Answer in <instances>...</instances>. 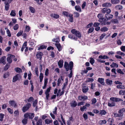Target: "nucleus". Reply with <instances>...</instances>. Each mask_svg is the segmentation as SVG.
<instances>
[{"mask_svg": "<svg viewBox=\"0 0 125 125\" xmlns=\"http://www.w3.org/2000/svg\"><path fill=\"white\" fill-rule=\"evenodd\" d=\"M71 32L73 34L75 35L76 37L80 39L82 35L80 32L76 30L75 29H72L71 31Z\"/></svg>", "mask_w": 125, "mask_h": 125, "instance_id": "1", "label": "nucleus"}, {"mask_svg": "<svg viewBox=\"0 0 125 125\" xmlns=\"http://www.w3.org/2000/svg\"><path fill=\"white\" fill-rule=\"evenodd\" d=\"M97 17L99 19L98 21L101 23L103 22H104L106 21V19L103 17V15L102 14H98L97 15Z\"/></svg>", "mask_w": 125, "mask_h": 125, "instance_id": "2", "label": "nucleus"}, {"mask_svg": "<svg viewBox=\"0 0 125 125\" xmlns=\"http://www.w3.org/2000/svg\"><path fill=\"white\" fill-rule=\"evenodd\" d=\"M31 106V104L30 103H28L27 104L26 106L23 107L22 108V111L23 112H25L27 111L28 109L30 108Z\"/></svg>", "mask_w": 125, "mask_h": 125, "instance_id": "3", "label": "nucleus"}, {"mask_svg": "<svg viewBox=\"0 0 125 125\" xmlns=\"http://www.w3.org/2000/svg\"><path fill=\"white\" fill-rule=\"evenodd\" d=\"M73 64V62L70 61L69 63V64H68V62H65L64 63V66L66 69V70L67 71H69V70L70 69V63L71 62Z\"/></svg>", "mask_w": 125, "mask_h": 125, "instance_id": "4", "label": "nucleus"}, {"mask_svg": "<svg viewBox=\"0 0 125 125\" xmlns=\"http://www.w3.org/2000/svg\"><path fill=\"white\" fill-rule=\"evenodd\" d=\"M15 57L14 55L10 54L9 56L7 57V61L9 63H11L12 62V58H14Z\"/></svg>", "mask_w": 125, "mask_h": 125, "instance_id": "5", "label": "nucleus"}, {"mask_svg": "<svg viewBox=\"0 0 125 125\" xmlns=\"http://www.w3.org/2000/svg\"><path fill=\"white\" fill-rule=\"evenodd\" d=\"M9 103L11 106H13L14 108H17V106L16 103L14 100H10L9 102Z\"/></svg>", "mask_w": 125, "mask_h": 125, "instance_id": "6", "label": "nucleus"}, {"mask_svg": "<svg viewBox=\"0 0 125 125\" xmlns=\"http://www.w3.org/2000/svg\"><path fill=\"white\" fill-rule=\"evenodd\" d=\"M19 77L20 78L21 77V76L19 74L16 75L13 78L12 81V82H16L19 79Z\"/></svg>", "mask_w": 125, "mask_h": 125, "instance_id": "7", "label": "nucleus"}, {"mask_svg": "<svg viewBox=\"0 0 125 125\" xmlns=\"http://www.w3.org/2000/svg\"><path fill=\"white\" fill-rule=\"evenodd\" d=\"M43 55V53L40 52H38L36 54V56L37 59H39L40 60H41L42 57Z\"/></svg>", "mask_w": 125, "mask_h": 125, "instance_id": "8", "label": "nucleus"}, {"mask_svg": "<svg viewBox=\"0 0 125 125\" xmlns=\"http://www.w3.org/2000/svg\"><path fill=\"white\" fill-rule=\"evenodd\" d=\"M110 100L116 102H117L120 101H123V100L119 98H118L114 97H112L110 98Z\"/></svg>", "mask_w": 125, "mask_h": 125, "instance_id": "9", "label": "nucleus"}, {"mask_svg": "<svg viewBox=\"0 0 125 125\" xmlns=\"http://www.w3.org/2000/svg\"><path fill=\"white\" fill-rule=\"evenodd\" d=\"M70 69H69L70 70V73L69 75V78H71L72 76L73 71L72 69L73 67V63L72 64V62H71L70 63Z\"/></svg>", "mask_w": 125, "mask_h": 125, "instance_id": "10", "label": "nucleus"}, {"mask_svg": "<svg viewBox=\"0 0 125 125\" xmlns=\"http://www.w3.org/2000/svg\"><path fill=\"white\" fill-rule=\"evenodd\" d=\"M78 99L80 101H84L88 99V97L87 96L84 95L83 96H79L78 97Z\"/></svg>", "mask_w": 125, "mask_h": 125, "instance_id": "11", "label": "nucleus"}, {"mask_svg": "<svg viewBox=\"0 0 125 125\" xmlns=\"http://www.w3.org/2000/svg\"><path fill=\"white\" fill-rule=\"evenodd\" d=\"M113 16V15L110 14H106L105 15V17L106 18V21L112 18Z\"/></svg>", "mask_w": 125, "mask_h": 125, "instance_id": "12", "label": "nucleus"}, {"mask_svg": "<svg viewBox=\"0 0 125 125\" xmlns=\"http://www.w3.org/2000/svg\"><path fill=\"white\" fill-rule=\"evenodd\" d=\"M55 45L59 51H60L62 50V46L60 44L59 42L58 43H55Z\"/></svg>", "mask_w": 125, "mask_h": 125, "instance_id": "13", "label": "nucleus"}, {"mask_svg": "<svg viewBox=\"0 0 125 125\" xmlns=\"http://www.w3.org/2000/svg\"><path fill=\"white\" fill-rule=\"evenodd\" d=\"M6 59V57L5 56H3L1 57L0 59L1 63H3L4 65L6 63L5 62Z\"/></svg>", "mask_w": 125, "mask_h": 125, "instance_id": "14", "label": "nucleus"}, {"mask_svg": "<svg viewBox=\"0 0 125 125\" xmlns=\"http://www.w3.org/2000/svg\"><path fill=\"white\" fill-rule=\"evenodd\" d=\"M50 16L52 18H54L57 19L59 18V15L56 14L52 13L50 14Z\"/></svg>", "mask_w": 125, "mask_h": 125, "instance_id": "15", "label": "nucleus"}, {"mask_svg": "<svg viewBox=\"0 0 125 125\" xmlns=\"http://www.w3.org/2000/svg\"><path fill=\"white\" fill-rule=\"evenodd\" d=\"M63 60H59L58 62V65L60 68H62L63 66Z\"/></svg>", "mask_w": 125, "mask_h": 125, "instance_id": "16", "label": "nucleus"}, {"mask_svg": "<svg viewBox=\"0 0 125 125\" xmlns=\"http://www.w3.org/2000/svg\"><path fill=\"white\" fill-rule=\"evenodd\" d=\"M70 104L72 107H75L77 106V102L76 101L74 100Z\"/></svg>", "mask_w": 125, "mask_h": 125, "instance_id": "17", "label": "nucleus"}, {"mask_svg": "<svg viewBox=\"0 0 125 125\" xmlns=\"http://www.w3.org/2000/svg\"><path fill=\"white\" fill-rule=\"evenodd\" d=\"M68 37L71 39L75 41H77L78 38L77 37L72 34H69L68 35Z\"/></svg>", "mask_w": 125, "mask_h": 125, "instance_id": "18", "label": "nucleus"}, {"mask_svg": "<svg viewBox=\"0 0 125 125\" xmlns=\"http://www.w3.org/2000/svg\"><path fill=\"white\" fill-rule=\"evenodd\" d=\"M104 79L102 78H99L98 80V82L103 85H104Z\"/></svg>", "mask_w": 125, "mask_h": 125, "instance_id": "19", "label": "nucleus"}, {"mask_svg": "<svg viewBox=\"0 0 125 125\" xmlns=\"http://www.w3.org/2000/svg\"><path fill=\"white\" fill-rule=\"evenodd\" d=\"M4 3L5 4V9L6 10L8 11V10L10 7L9 4L7 2V1H5L4 2Z\"/></svg>", "mask_w": 125, "mask_h": 125, "instance_id": "20", "label": "nucleus"}, {"mask_svg": "<svg viewBox=\"0 0 125 125\" xmlns=\"http://www.w3.org/2000/svg\"><path fill=\"white\" fill-rule=\"evenodd\" d=\"M108 105L109 107L114 106L115 105V102L114 101H111L108 102Z\"/></svg>", "mask_w": 125, "mask_h": 125, "instance_id": "21", "label": "nucleus"}, {"mask_svg": "<svg viewBox=\"0 0 125 125\" xmlns=\"http://www.w3.org/2000/svg\"><path fill=\"white\" fill-rule=\"evenodd\" d=\"M62 14L67 17H69L70 15L71 14L70 13L65 11H63L62 12Z\"/></svg>", "mask_w": 125, "mask_h": 125, "instance_id": "22", "label": "nucleus"}, {"mask_svg": "<svg viewBox=\"0 0 125 125\" xmlns=\"http://www.w3.org/2000/svg\"><path fill=\"white\" fill-rule=\"evenodd\" d=\"M106 83L108 85H111L113 83V81L112 80H110L109 79L106 80Z\"/></svg>", "mask_w": 125, "mask_h": 125, "instance_id": "23", "label": "nucleus"}, {"mask_svg": "<svg viewBox=\"0 0 125 125\" xmlns=\"http://www.w3.org/2000/svg\"><path fill=\"white\" fill-rule=\"evenodd\" d=\"M89 90V88L88 87L84 86L82 89V91L84 93H85Z\"/></svg>", "mask_w": 125, "mask_h": 125, "instance_id": "24", "label": "nucleus"}, {"mask_svg": "<svg viewBox=\"0 0 125 125\" xmlns=\"http://www.w3.org/2000/svg\"><path fill=\"white\" fill-rule=\"evenodd\" d=\"M52 121H53L51 118L49 120L48 119H46L45 120V123L47 124H49L50 123H52Z\"/></svg>", "mask_w": 125, "mask_h": 125, "instance_id": "25", "label": "nucleus"}, {"mask_svg": "<svg viewBox=\"0 0 125 125\" xmlns=\"http://www.w3.org/2000/svg\"><path fill=\"white\" fill-rule=\"evenodd\" d=\"M73 15L72 14H71L69 17V19L68 20V21H69L71 22H73Z\"/></svg>", "mask_w": 125, "mask_h": 125, "instance_id": "26", "label": "nucleus"}, {"mask_svg": "<svg viewBox=\"0 0 125 125\" xmlns=\"http://www.w3.org/2000/svg\"><path fill=\"white\" fill-rule=\"evenodd\" d=\"M47 47V46H45L44 45H40L39 47L38 48V50H40L43 49H46Z\"/></svg>", "mask_w": 125, "mask_h": 125, "instance_id": "27", "label": "nucleus"}, {"mask_svg": "<svg viewBox=\"0 0 125 125\" xmlns=\"http://www.w3.org/2000/svg\"><path fill=\"white\" fill-rule=\"evenodd\" d=\"M14 70L17 73H21L22 72V71L21 69L19 67L15 68Z\"/></svg>", "mask_w": 125, "mask_h": 125, "instance_id": "28", "label": "nucleus"}, {"mask_svg": "<svg viewBox=\"0 0 125 125\" xmlns=\"http://www.w3.org/2000/svg\"><path fill=\"white\" fill-rule=\"evenodd\" d=\"M112 5V4L110 3L106 2L103 4L102 6L103 7H111Z\"/></svg>", "mask_w": 125, "mask_h": 125, "instance_id": "29", "label": "nucleus"}, {"mask_svg": "<svg viewBox=\"0 0 125 125\" xmlns=\"http://www.w3.org/2000/svg\"><path fill=\"white\" fill-rule=\"evenodd\" d=\"M75 10L78 11H79V12L81 11V7L79 6L76 5L75 7Z\"/></svg>", "mask_w": 125, "mask_h": 125, "instance_id": "30", "label": "nucleus"}, {"mask_svg": "<svg viewBox=\"0 0 125 125\" xmlns=\"http://www.w3.org/2000/svg\"><path fill=\"white\" fill-rule=\"evenodd\" d=\"M115 9L117 10H121L123 8L122 6L120 5H117L115 7Z\"/></svg>", "mask_w": 125, "mask_h": 125, "instance_id": "31", "label": "nucleus"}, {"mask_svg": "<svg viewBox=\"0 0 125 125\" xmlns=\"http://www.w3.org/2000/svg\"><path fill=\"white\" fill-rule=\"evenodd\" d=\"M36 125H42V120L41 119H39L37 121Z\"/></svg>", "mask_w": 125, "mask_h": 125, "instance_id": "32", "label": "nucleus"}, {"mask_svg": "<svg viewBox=\"0 0 125 125\" xmlns=\"http://www.w3.org/2000/svg\"><path fill=\"white\" fill-rule=\"evenodd\" d=\"M28 118L29 119H32L34 116V114L33 113H29Z\"/></svg>", "mask_w": 125, "mask_h": 125, "instance_id": "33", "label": "nucleus"}, {"mask_svg": "<svg viewBox=\"0 0 125 125\" xmlns=\"http://www.w3.org/2000/svg\"><path fill=\"white\" fill-rule=\"evenodd\" d=\"M125 112V109L124 108H123L120 109L118 111V113L119 114H121V116L123 115V113L124 112Z\"/></svg>", "mask_w": 125, "mask_h": 125, "instance_id": "34", "label": "nucleus"}, {"mask_svg": "<svg viewBox=\"0 0 125 125\" xmlns=\"http://www.w3.org/2000/svg\"><path fill=\"white\" fill-rule=\"evenodd\" d=\"M119 0H111V2L113 4H116L119 3Z\"/></svg>", "mask_w": 125, "mask_h": 125, "instance_id": "35", "label": "nucleus"}, {"mask_svg": "<svg viewBox=\"0 0 125 125\" xmlns=\"http://www.w3.org/2000/svg\"><path fill=\"white\" fill-rule=\"evenodd\" d=\"M110 66L112 68H114L115 67L118 68V64L114 62L112 63V64Z\"/></svg>", "mask_w": 125, "mask_h": 125, "instance_id": "36", "label": "nucleus"}, {"mask_svg": "<svg viewBox=\"0 0 125 125\" xmlns=\"http://www.w3.org/2000/svg\"><path fill=\"white\" fill-rule=\"evenodd\" d=\"M28 121V118H24L22 119V123L23 125H25L27 123Z\"/></svg>", "mask_w": 125, "mask_h": 125, "instance_id": "37", "label": "nucleus"}, {"mask_svg": "<svg viewBox=\"0 0 125 125\" xmlns=\"http://www.w3.org/2000/svg\"><path fill=\"white\" fill-rule=\"evenodd\" d=\"M108 30L107 28L106 27H104L103 28H101L100 30L102 32H105Z\"/></svg>", "mask_w": 125, "mask_h": 125, "instance_id": "38", "label": "nucleus"}, {"mask_svg": "<svg viewBox=\"0 0 125 125\" xmlns=\"http://www.w3.org/2000/svg\"><path fill=\"white\" fill-rule=\"evenodd\" d=\"M10 15L12 16H15L16 15V11L15 10H12L11 11Z\"/></svg>", "mask_w": 125, "mask_h": 125, "instance_id": "39", "label": "nucleus"}, {"mask_svg": "<svg viewBox=\"0 0 125 125\" xmlns=\"http://www.w3.org/2000/svg\"><path fill=\"white\" fill-rule=\"evenodd\" d=\"M43 78V74L41 73H40V75L39 76V78L40 80V82H42V81Z\"/></svg>", "mask_w": 125, "mask_h": 125, "instance_id": "40", "label": "nucleus"}, {"mask_svg": "<svg viewBox=\"0 0 125 125\" xmlns=\"http://www.w3.org/2000/svg\"><path fill=\"white\" fill-rule=\"evenodd\" d=\"M100 113L99 114L101 115H105L106 114V112L104 110H100Z\"/></svg>", "mask_w": 125, "mask_h": 125, "instance_id": "41", "label": "nucleus"}, {"mask_svg": "<svg viewBox=\"0 0 125 125\" xmlns=\"http://www.w3.org/2000/svg\"><path fill=\"white\" fill-rule=\"evenodd\" d=\"M38 102V100L37 99H35L34 101L33 102V107H35V106H37V104Z\"/></svg>", "mask_w": 125, "mask_h": 125, "instance_id": "42", "label": "nucleus"}, {"mask_svg": "<svg viewBox=\"0 0 125 125\" xmlns=\"http://www.w3.org/2000/svg\"><path fill=\"white\" fill-rule=\"evenodd\" d=\"M94 30V28L93 27L90 28L88 29V30L87 32L88 34H89L93 32Z\"/></svg>", "mask_w": 125, "mask_h": 125, "instance_id": "43", "label": "nucleus"}, {"mask_svg": "<svg viewBox=\"0 0 125 125\" xmlns=\"http://www.w3.org/2000/svg\"><path fill=\"white\" fill-rule=\"evenodd\" d=\"M4 115V114L2 113H0V121H3Z\"/></svg>", "mask_w": 125, "mask_h": 125, "instance_id": "44", "label": "nucleus"}, {"mask_svg": "<svg viewBox=\"0 0 125 125\" xmlns=\"http://www.w3.org/2000/svg\"><path fill=\"white\" fill-rule=\"evenodd\" d=\"M94 79L92 78H88L86 81V82H93L94 81Z\"/></svg>", "mask_w": 125, "mask_h": 125, "instance_id": "45", "label": "nucleus"}, {"mask_svg": "<svg viewBox=\"0 0 125 125\" xmlns=\"http://www.w3.org/2000/svg\"><path fill=\"white\" fill-rule=\"evenodd\" d=\"M29 9L31 12L34 13L35 12V9L32 7L30 6L29 8Z\"/></svg>", "mask_w": 125, "mask_h": 125, "instance_id": "46", "label": "nucleus"}, {"mask_svg": "<svg viewBox=\"0 0 125 125\" xmlns=\"http://www.w3.org/2000/svg\"><path fill=\"white\" fill-rule=\"evenodd\" d=\"M10 65L8 64V63H7L4 67V71H7L9 68Z\"/></svg>", "mask_w": 125, "mask_h": 125, "instance_id": "47", "label": "nucleus"}, {"mask_svg": "<svg viewBox=\"0 0 125 125\" xmlns=\"http://www.w3.org/2000/svg\"><path fill=\"white\" fill-rule=\"evenodd\" d=\"M89 62L92 65H93L95 61L94 59L92 58H90Z\"/></svg>", "mask_w": 125, "mask_h": 125, "instance_id": "48", "label": "nucleus"}, {"mask_svg": "<svg viewBox=\"0 0 125 125\" xmlns=\"http://www.w3.org/2000/svg\"><path fill=\"white\" fill-rule=\"evenodd\" d=\"M23 33V31L20 30V31H19L17 34L16 35L17 37H19V36L21 35Z\"/></svg>", "mask_w": 125, "mask_h": 125, "instance_id": "49", "label": "nucleus"}, {"mask_svg": "<svg viewBox=\"0 0 125 125\" xmlns=\"http://www.w3.org/2000/svg\"><path fill=\"white\" fill-rule=\"evenodd\" d=\"M117 72L118 73H120V74H122L123 75L125 74L124 73L121 71V69H117Z\"/></svg>", "mask_w": 125, "mask_h": 125, "instance_id": "50", "label": "nucleus"}, {"mask_svg": "<svg viewBox=\"0 0 125 125\" xmlns=\"http://www.w3.org/2000/svg\"><path fill=\"white\" fill-rule=\"evenodd\" d=\"M7 110L9 113L11 114H12L13 113V110L12 109H11L10 108H8Z\"/></svg>", "mask_w": 125, "mask_h": 125, "instance_id": "51", "label": "nucleus"}, {"mask_svg": "<svg viewBox=\"0 0 125 125\" xmlns=\"http://www.w3.org/2000/svg\"><path fill=\"white\" fill-rule=\"evenodd\" d=\"M9 75V72L5 73L3 77L4 78H5L8 77Z\"/></svg>", "mask_w": 125, "mask_h": 125, "instance_id": "52", "label": "nucleus"}, {"mask_svg": "<svg viewBox=\"0 0 125 125\" xmlns=\"http://www.w3.org/2000/svg\"><path fill=\"white\" fill-rule=\"evenodd\" d=\"M34 99L32 97H30L29 99L27 100V101L28 102H30L33 101L34 100Z\"/></svg>", "mask_w": 125, "mask_h": 125, "instance_id": "53", "label": "nucleus"}, {"mask_svg": "<svg viewBox=\"0 0 125 125\" xmlns=\"http://www.w3.org/2000/svg\"><path fill=\"white\" fill-rule=\"evenodd\" d=\"M7 33V36L9 37H10L11 36V34L10 31L9 29H7L6 31Z\"/></svg>", "mask_w": 125, "mask_h": 125, "instance_id": "54", "label": "nucleus"}, {"mask_svg": "<svg viewBox=\"0 0 125 125\" xmlns=\"http://www.w3.org/2000/svg\"><path fill=\"white\" fill-rule=\"evenodd\" d=\"M14 114L15 116H18L19 114V111L18 110H16L14 111Z\"/></svg>", "mask_w": 125, "mask_h": 125, "instance_id": "55", "label": "nucleus"}, {"mask_svg": "<svg viewBox=\"0 0 125 125\" xmlns=\"http://www.w3.org/2000/svg\"><path fill=\"white\" fill-rule=\"evenodd\" d=\"M68 79L67 80V81L64 84V85L63 87L62 88V90H64L65 88L66 87V86L67 85L68 83Z\"/></svg>", "mask_w": 125, "mask_h": 125, "instance_id": "56", "label": "nucleus"}, {"mask_svg": "<svg viewBox=\"0 0 125 125\" xmlns=\"http://www.w3.org/2000/svg\"><path fill=\"white\" fill-rule=\"evenodd\" d=\"M26 30L27 32H29L30 30V27L28 25H26L25 26Z\"/></svg>", "mask_w": 125, "mask_h": 125, "instance_id": "57", "label": "nucleus"}, {"mask_svg": "<svg viewBox=\"0 0 125 125\" xmlns=\"http://www.w3.org/2000/svg\"><path fill=\"white\" fill-rule=\"evenodd\" d=\"M19 28V25L17 24H16L13 27V29L14 30H17Z\"/></svg>", "mask_w": 125, "mask_h": 125, "instance_id": "58", "label": "nucleus"}, {"mask_svg": "<svg viewBox=\"0 0 125 125\" xmlns=\"http://www.w3.org/2000/svg\"><path fill=\"white\" fill-rule=\"evenodd\" d=\"M74 17L75 18H78L80 16L79 14L77 12H74Z\"/></svg>", "mask_w": 125, "mask_h": 125, "instance_id": "59", "label": "nucleus"}, {"mask_svg": "<svg viewBox=\"0 0 125 125\" xmlns=\"http://www.w3.org/2000/svg\"><path fill=\"white\" fill-rule=\"evenodd\" d=\"M105 35L106 34L105 33H104L102 34L100 36V40H102Z\"/></svg>", "mask_w": 125, "mask_h": 125, "instance_id": "60", "label": "nucleus"}, {"mask_svg": "<svg viewBox=\"0 0 125 125\" xmlns=\"http://www.w3.org/2000/svg\"><path fill=\"white\" fill-rule=\"evenodd\" d=\"M93 23H90L87 25L86 27V28H90L93 25Z\"/></svg>", "mask_w": 125, "mask_h": 125, "instance_id": "61", "label": "nucleus"}, {"mask_svg": "<svg viewBox=\"0 0 125 125\" xmlns=\"http://www.w3.org/2000/svg\"><path fill=\"white\" fill-rule=\"evenodd\" d=\"M96 98H93L92 100V104H94L96 103Z\"/></svg>", "mask_w": 125, "mask_h": 125, "instance_id": "62", "label": "nucleus"}, {"mask_svg": "<svg viewBox=\"0 0 125 125\" xmlns=\"http://www.w3.org/2000/svg\"><path fill=\"white\" fill-rule=\"evenodd\" d=\"M100 123L102 125L103 124H105L106 123V121L105 120H101L100 121Z\"/></svg>", "mask_w": 125, "mask_h": 125, "instance_id": "63", "label": "nucleus"}, {"mask_svg": "<svg viewBox=\"0 0 125 125\" xmlns=\"http://www.w3.org/2000/svg\"><path fill=\"white\" fill-rule=\"evenodd\" d=\"M100 25V23L98 22H95L93 24V26L94 27H98Z\"/></svg>", "mask_w": 125, "mask_h": 125, "instance_id": "64", "label": "nucleus"}]
</instances>
